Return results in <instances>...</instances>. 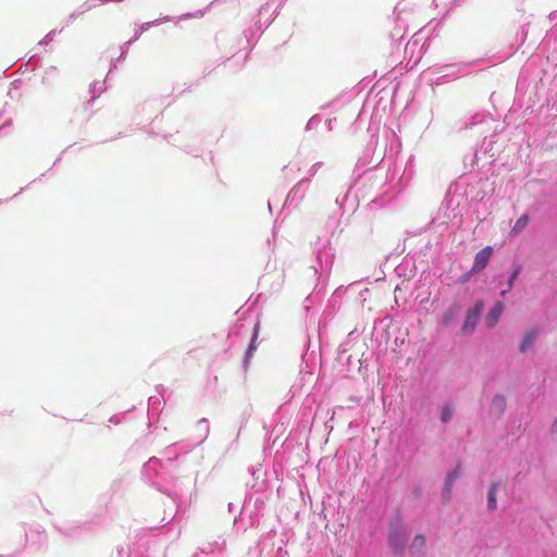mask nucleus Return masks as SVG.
Returning <instances> with one entry per match:
<instances>
[{"label":"nucleus","mask_w":557,"mask_h":557,"mask_svg":"<svg viewBox=\"0 0 557 557\" xmlns=\"http://www.w3.org/2000/svg\"><path fill=\"white\" fill-rule=\"evenodd\" d=\"M484 309V302L483 300H478L473 308H471L468 312H467V317H466V320L462 324V327H461V333L462 334H470L474 331L479 320H480V317H481V312L482 310Z\"/></svg>","instance_id":"nucleus-1"},{"label":"nucleus","mask_w":557,"mask_h":557,"mask_svg":"<svg viewBox=\"0 0 557 557\" xmlns=\"http://www.w3.org/2000/svg\"><path fill=\"white\" fill-rule=\"evenodd\" d=\"M407 534L401 527H393L388 534V543L394 550H401L406 546Z\"/></svg>","instance_id":"nucleus-2"},{"label":"nucleus","mask_w":557,"mask_h":557,"mask_svg":"<svg viewBox=\"0 0 557 557\" xmlns=\"http://www.w3.org/2000/svg\"><path fill=\"white\" fill-rule=\"evenodd\" d=\"M493 253V249L487 246L483 249H481L476 255H475V258H474V262H473V267L471 269V272H478V271H481L483 270L484 268H486L488 261H490V258Z\"/></svg>","instance_id":"nucleus-3"},{"label":"nucleus","mask_w":557,"mask_h":557,"mask_svg":"<svg viewBox=\"0 0 557 557\" xmlns=\"http://www.w3.org/2000/svg\"><path fill=\"white\" fill-rule=\"evenodd\" d=\"M504 310V305L502 302H497L487 313L485 322L488 327H494Z\"/></svg>","instance_id":"nucleus-4"},{"label":"nucleus","mask_w":557,"mask_h":557,"mask_svg":"<svg viewBox=\"0 0 557 557\" xmlns=\"http://www.w3.org/2000/svg\"><path fill=\"white\" fill-rule=\"evenodd\" d=\"M537 330L536 329H532V330H529L522 341H521V344H520V351L521 352H525L528 351L534 344L535 339H536V336H537Z\"/></svg>","instance_id":"nucleus-5"},{"label":"nucleus","mask_w":557,"mask_h":557,"mask_svg":"<svg viewBox=\"0 0 557 557\" xmlns=\"http://www.w3.org/2000/svg\"><path fill=\"white\" fill-rule=\"evenodd\" d=\"M462 469L460 466H457L451 472L447 474L446 482H445V493L447 496H449L451 487L455 483V481L461 475Z\"/></svg>","instance_id":"nucleus-6"},{"label":"nucleus","mask_w":557,"mask_h":557,"mask_svg":"<svg viewBox=\"0 0 557 557\" xmlns=\"http://www.w3.org/2000/svg\"><path fill=\"white\" fill-rule=\"evenodd\" d=\"M529 223V215L528 214H523L521 215L517 222L515 223V225L512 226L511 231H510V235L512 236H516L518 235L519 233H521L525 226L528 225Z\"/></svg>","instance_id":"nucleus-7"},{"label":"nucleus","mask_w":557,"mask_h":557,"mask_svg":"<svg viewBox=\"0 0 557 557\" xmlns=\"http://www.w3.org/2000/svg\"><path fill=\"white\" fill-rule=\"evenodd\" d=\"M259 324H256L255 327H253V334L251 336V339H250V344L248 346V349L246 351V358L249 359L252 357L253 355V351L257 349V338H258V335H259Z\"/></svg>","instance_id":"nucleus-8"},{"label":"nucleus","mask_w":557,"mask_h":557,"mask_svg":"<svg viewBox=\"0 0 557 557\" xmlns=\"http://www.w3.org/2000/svg\"><path fill=\"white\" fill-rule=\"evenodd\" d=\"M497 488H498V484L497 483H492V485L490 486V490H488L487 507L491 510H494L496 508V492H497Z\"/></svg>","instance_id":"nucleus-9"},{"label":"nucleus","mask_w":557,"mask_h":557,"mask_svg":"<svg viewBox=\"0 0 557 557\" xmlns=\"http://www.w3.org/2000/svg\"><path fill=\"white\" fill-rule=\"evenodd\" d=\"M453 413H454V410L450 406H444L442 408V412H441L442 422L447 423L448 421H450Z\"/></svg>","instance_id":"nucleus-10"},{"label":"nucleus","mask_w":557,"mask_h":557,"mask_svg":"<svg viewBox=\"0 0 557 557\" xmlns=\"http://www.w3.org/2000/svg\"><path fill=\"white\" fill-rule=\"evenodd\" d=\"M520 272H521V267L516 265V268L513 269V271L508 280V289H510L513 286V283H515L516 278L518 277V275L520 274Z\"/></svg>","instance_id":"nucleus-11"},{"label":"nucleus","mask_w":557,"mask_h":557,"mask_svg":"<svg viewBox=\"0 0 557 557\" xmlns=\"http://www.w3.org/2000/svg\"><path fill=\"white\" fill-rule=\"evenodd\" d=\"M494 405H497L502 410L504 409V406H505V398L503 396H496L493 400Z\"/></svg>","instance_id":"nucleus-12"},{"label":"nucleus","mask_w":557,"mask_h":557,"mask_svg":"<svg viewBox=\"0 0 557 557\" xmlns=\"http://www.w3.org/2000/svg\"><path fill=\"white\" fill-rule=\"evenodd\" d=\"M425 544V539L423 535H417L413 540L414 546H423Z\"/></svg>","instance_id":"nucleus-13"},{"label":"nucleus","mask_w":557,"mask_h":557,"mask_svg":"<svg viewBox=\"0 0 557 557\" xmlns=\"http://www.w3.org/2000/svg\"><path fill=\"white\" fill-rule=\"evenodd\" d=\"M453 319L451 314H446L443 319L444 324H449Z\"/></svg>","instance_id":"nucleus-14"},{"label":"nucleus","mask_w":557,"mask_h":557,"mask_svg":"<svg viewBox=\"0 0 557 557\" xmlns=\"http://www.w3.org/2000/svg\"><path fill=\"white\" fill-rule=\"evenodd\" d=\"M552 432L557 433V420H555L552 424Z\"/></svg>","instance_id":"nucleus-15"},{"label":"nucleus","mask_w":557,"mask_h":557,"mask_svg":"<svg viewBox=\"0 0 557 557\" xmlns=\"http://www.w3.org/2000/svg\"><path fill=\"white\" fill-rule=\"evenodd\" d=\"M508 290H509V289H504V290L502 292V295H505Z\"/></svg>","instance_id":"nucleus-16"}]
</instances>
